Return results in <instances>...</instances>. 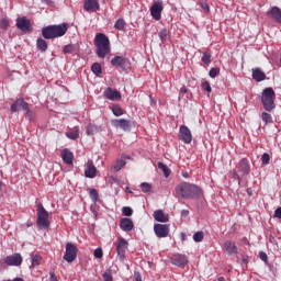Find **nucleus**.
Instances as JSON below:
<instances>
[{
  "instance_id": "f257e3e1",
  "label": "nucleus",
  "mask_w": 281,
  "mask_h": 281,
  "mask_svg": "<svg viewBox=\"0 0 281 281\" xmlns=\"http://www.w3.org/2000/svg\"><path fill=\"white\" fill-rule=\"evenodd\" d=\"M67 30H69V24L64 22L61 24H52L42 27V36L36 40V47L38 52L45 54L47 52V41H54V38H60L67 34Z\"/></svg>"
},
{
  "instance_id": "f03ea898",
  "label": "nucleus",
  "mask_w": 281,
  "mask_h": 281,
  "mask_svg": "<svg viewBox=\"0 0 281 281\" xmlns=\"http://www.w3.org/2000/svg\"><path fill=\"white\" fill-rule=\"evenodd\" d=\"M176 193L181 199H199L201 196V188L190 182H182L176 187Z\"/></svg>"
},
{
  "instance_id": "7ed1b4c3",
  "label": "nucleus",
  "mask_w": 281,
  "mask_h": 281,
  "mask_svg": "<svg viewBox=\"0 0 281 281\" xmlns=\"http://www.w3.org/2000/svg\"><path fill=\"white\" fill-rule=\"evenodd\" d=\"M95 54L98 58H106L111 54V41L104 33H98L94 37Z\"/></svg>"
},
{
  "instance_id": "20e7f679",
  "label": "nucleus",
  "mask_w": 281,
  "mask_h": 281,
  "mask_svg": "<svg viewBox=\"0 0 281 281\" xmlns=\"http://www.w3.org/2000/svg\"><path fill=\"white\" fill-rule=\"evenodd\" d=\"M261 104L268 113L276 110V90L273 88H265L261 92Z\"/></svg>"
},
{
  "instance_id": "39448f33",
  "label": "nucleus",
  "mask_w": 281,
  "mask_h": 281,
  "mask_svg": "<svg viewBox=\"0 0 281 281\" xmlns=\"http://www.w3.org/2000/svg\"><path fill=\"white\" fill-rule=\"evenodd\" d=\"M36 225L40 229H49V212L45 210L42 203L37 204Z\"/></svg>"
},
{
  "instance_id": "423d86ee",
  "label": "nucleus",
  "mask_w": 281,
  "mask_h": 281,
  "mask_svg": "<svg viewBox=\"0 0 281 281\" xmlns=\"http://www.w3.org/2000/svg\"><path fill=\"white\" fill-rule=\"evenodd\" d=\"M77 257L78 247H76V245H74L72 243H67L64 260H66V262H74V260H76Z\"/></svg>"
},
{
  "instance_id": "0eeeda50",
  "label": "nucleus",
  "mask_w": 281,
  "mask_h": 281,
  "mask_svg": "<svg viewBox=\"0 0 281 281\" xmlns=\"http://www.w3.org/2000/svg\"><path fill=\"white\" fill-rule=\"evenodd\" d=\"M16 27L24 34H30V32L34 31V27L32 26V22L25 16L16 19Z\"/></svg>"
},
{
  "instance_id": "6e6552de",
  "label": "nucleus",
  "mask_w": 281,
  "mask_h": 281,
  "mask_svg": "<svg viewBox=\"0 0 281 281\" xmlns=\"http://www.w3.org/2000/svg\"><path fill=\"white\" fill-rule=\"evenodd\" d=\"M4 265L8 267H21L23 265V256L20 252H15L13 255L7 256L3 259Z\"/></svg>"
},
{
  "instance_id": "1a4fd4ad",
  "label": "nucleus",
  "mask_w": 281,
  "mask_h": 281,
  "mask_svg": "<svg viewBox=\"0 0 281 281\" xmlns=\"http://www.w3.org/2000/svg\"><path fill=\"white\" fill-rule=\"evenodd\" d=\"M111 65L113 67H120V69H123V71H126L128 67H131V60L124 56H114L111 59Z\"/></svg>"
},
{
  "instance_id": "9d476101",
  "label": "nucleus",
  "mask_w": 281,
  "mask_h": 281,
  "mask_svg": "<svg viewBox=\"0 0 281 281\" xmlns=\"http://www.w3.org/2000/svg\"><path fill=\"white\" fill-rule=\"evenodd\" d=\"M154 232L157 238H168L170 234V225L169 224H155Z\"/></svg>"
},
{
  "instance_id": "9b49d317",
  "label": "nucleus",
  "mask_w": 281,
  "mask_h": 281,
  "mask_svg": "<svg viewBox=\"0 0 281 281\" xmlns=\"http://www.w3.org/2000/svg\"><path fill=\"white\" fill-rule=\"evenodd\" d=\"M11 111L12 113H18L19 110L23 109L26 114H30V105L26 103L25 99H16L12 104H11Z\"/></svg>"
},
{
  "instance_id": "f8f14e48",
  "label": "nucleus",
  "mask_w": 281,
  "mask_h": 281,
  "mask_svg": "<svg viewBox=\"0 0 281 281\" xmlns=\"http://www.w3.org/2000/svg\"><path fill=\"white\" fill-rule=\"evenodd\" d=\"M126 249H128V241L124 238H119L116 251L121 262H124V258H126Z\"/></svg>"
},
{
  "instance_id": "ddd939ff",
  "label": "nucleus",
  "mask_w": 281,
  "mask_h": 281,
  "mask_svg": "<svg viewBox=\"0 0 281 281\" xmlns=\"http://www.w3.org/2000/svg\"><path fill=\"white\" fill-rule=\"evenodd\" d=\"M179 139H181V142L184 144H192V132L187 125H181L179 127Z\"/></svg>"
},
{
  "instance_id": "4468645a",
  "label": "nucleus",
  "mask_w": 281,
  "mask_h": 281,
  "mask_svg": "<svg viewBox=\"0 0 281 281\" xmlns=\"http://www.w3.org/2000/svg\"><path fill=\"white\" fill-rule=\"evenodd\" d=\"M161 12H164V2L161 1L155 2L150 7V14L153 19H155V21H161Z\"/></svg>"
},
{
  "instance_id": "2eb2a0df",
  "label": "nucleus",
  "mask_w": 281,
  "mask_h": 281,
  "mask_svg": "<svg viewBox=\"0 0 281 281\" xmlns=\"http://www.w3.org/2000/svg\"><path fill=\"white\" fill-rule=\"evenodd\" d=\"M103 95L104 98H106V100H111L112 102H117L122 100V93H120V91L111 87L104 90Z\"/></svg>"
},
{
  "instance_id": "dca6fc26",
  "label": "nucleus",
  "mask_w": 281,
  "mask_h": 281,
  "mask_svg": "<svg viewBox=\"0 0 281 281\" xmlns=\"http://www.w3.org/2000/svg\"><path fill=\"white\" fill-rule=\"evenodd\" d=\"M112 124L116 128H121L122 131H125V132L131 131V128H133V123L131 122V120L116 119L112 121Z\"/></svg>"
},
{
  "instance_id": "f3484780",
  "label": "nucleus",
  "mask_w": 281,
  "mask_h": 281,
  "mask_svg": "<svg viewBox=\"0 0 281 281\" xmlns=\"http://www.w3.org/2000/svg\"><path fill=\"white\" fill-rule=\"evenodd\" d=\"M170 261H171V265H175L176 267H180L181 269H183V267H186V265H188L189 262L188 257L181 254L173 255Z\"/></svg>"
},
{
  "instance_id": "a211bd4d",
  "label": "nucleus",
  "mask_w": 281,
  "mask_h": 281,
  "mask_svg": "<svg viewBox=\"0 0 281 281\" xmlns=\"http://www.w3.org/2000/svg\"><path fill=\"white\" fill-rule=\"evenodd\" d=\"M83 10L86 12H98L100 10V2L98 0H85Z\"/></svg>"
},
{
  "instance_id": "6ab92c4d",
  "label": "nucleus",
  "mask_w": 281,
  "mask_h": 281,
  "mask_svg": "<svg viewBox=\"0 0 281 281\" xmlns=\"http://www.w3.org/2000/svg\"><path fill=\"white\" fill-rule=\"evenodd\" d=\"M60 157L67 166H74V153L69 148H65L60 153Z\"/></svg>"
},
{
  "instance_id": "aec40b11",
  "label": "nucleus",
  "mask_w": 281,
  "mask_h": 281,
  "mask_svg": "<svg viewBox=\"0 0 281 281\" xmlns=\"http://www.w3.org/2000/svg\"><path fill=\"white\" fill-rule=\"evenodd\" d=\"M120 227L122 229V232H133L135 224L133 223V220L128 218V217H123L120 221Z\"/></svg>"
},
{
  "instance_id": "412c9836",
  "label": "nucleus",
  "mask_w": 281,
  "mask_h": 281,
  "mask_svg": "<svg viewBox=\"0 0 281 281\" xmlns=\"http://www.w3.org/2000/svg\"><path fill=\"white\" fill-rule=\"evenodd\" d=\"M267 16L276 21L277 23H281V9L280 7H271L267 12Z\"/></svg>"
},
{
  "instance_id": "4be33fe9",
  "label": "nucleus",
  "mask_w": 281,
  "mask_h": 281,
  "mask_svg": "<svg viewBox=\"0 0 281 281\" xmlns=\"http://www.w3.org/2000/svg\"><path fill=\"white\" fill-rule=\"evenodd\" d=\"M224 249L228 256H236L238 254V247H236V244L232 240L224 243Z\"/></svg>"
},
{
  "instance_id": "5701e85b",
  "label": "nucleus",
  "mask_w": 281,
  "mask_h": 281,
  "mask_svg": "<svg viewBox=\"0 0 281 281\" xmlns=\"http://www.w3.org/2000/svg\"><path fill=\"white\" fill-rule=\"evenodd\" d=\"M124 159H130V157L126 156V155H123V156H122V159L115 160V161L112 164V170H113V172H120V170L123 169L124 166H126V161H124Z\"/></svg>"
},
{
  "instance_id": "b1692460",
  "label": "nucleus",
  "mask_w": 281,
  "mask_h": 281,
  "mask_svg": "<svg viewBox=\"0 0 281 281\" xmlns=\"http://www.w3.org/2000/svg\"><path fill=\"white\" fill-rule=\"evenodd\" d=\"M238 166L243 175H249L251 172V165L247 158L239 160Z\"/></svg>"
},
{
  "instance_id": "393cba45",
  "label": "nucleus",
  "mask_w": 281,
  "mask_h": 281,
  "mask_svg": "<svg viewBox=\"0 0 281 281\" xmlns=\"http://www.w3.org/2000/svg\"><path fill=\"white\" fill-rule=\"evenodd\" d=\"M154 218L157 223H168V221H170V216L166 215L161 210H156L154 212Z\"/></svg>"
},
{
  "instance_id": "a878e982",
  "label": "nucleus",
  "mask_w": 281,
  "mask_h": 281,
  "mask_svg": "<svg viewBox=\"0 0 281 281\" xmlns=\"http://www.w3.org/2000/svg\"><path fill=\"white\" fill-rule=\"evenodd\" d=\"M252 78L256 82H262L263 80H267V74L260 68H255L252 69Z\"/></svg>"
},
{
  "instance_id": "bb28decb",
  "label": "nucleus",
  "mask_w": 281,
  "mask_h": 281,
  "mask_svg": "<svg viewBox=\"0 0 281 281\" xmlns=\"http://www.w3.org/2000/svg\"><path fill=\"white\" fill-rule=\"evenodd\" d=\"M97 172L98 169L95 168V165H93V162H90L85 170V177H87V179H95Z\"/></svg>"
},
{
  "instance_id": "cd10ccee",
  "label": "nucleus",
  "mask_w": 281,
  "mask_h": 281,
  "mask_svg": "<svg viewBox=\"0 0 281 281\" xmlns=\"http://www.w3.org/2000/svg\"><path fill=\"white\" fill-rule=\"evenodd\" d=\"M158 36L161 43H166V41H170V32L167 29H161L158 33Z\"/></svg>"
},
{
  "instance_id": "c85d7f7f",
  "label": "nucleus",
  "mask_w": 281,
  "mask_h": 281,
  "mask_svg": "<svg viewBox=\"0 0 281 281\" xmlns=\"http://www.w3.org/2000/svg\"><path fill=\"white\" fill-rule=\"evenodd\" d=\"M111 110L113 115H115V117H120L124 115V110L117 103L112 104Z\"/></svg>"
},
{
  "instance_id": "c756f323",
  "label": "nucleus",
  "mask_w": 281,
  "mask_h": 281,
  "mask_svg": "<svg viewBox=\"0 0 281 281\" xmlns=\"http://www.w3.org/2000/svg\"><path fill=\"white\" fill-rule=\"evenodd\" d=\"M91 71L94 74V76L100 78V76H102V65H100V63H93L91 66Z\"/></svg>"
},
{
  "instance_id": "7c9ffc66",
  "label": "nucleus",
  "mask_w": 281,
  "mask_h": 281,
  "mask_svg": "<svg viewBox=\"0 0 281 281\" xmlns=\"http://www.w3.org/2000/svg\"><path fill=\"white\" fill-rule=\"evenodd\" d=\"M87 135H95V133H100V126L94 124H89L86 127Z\"/></svg>"
},
{
  "instance_id": "2f4dec72",
  "label": "nucleus",
  "mask_w": 281,
  "mask_h": 281,
  "mask_svg": "<svg viewBox=\"0 0 281 281\" xmlns=\"http://www.w3.org/2000/svg\"><path fill=\"white\" fill-rule=\"evenodd\" d=\"M114 27L120 32H124V30H126V21H124V19H117L114 23Z\"/></svg>"
},
{
  "instance_id": "473e14b6",
  "label": "nucleus",
  "mask_w": 281,
  "mask_h": 281,
  "mask_svg": "<svg viewBox=\"0 0 281 281\" xmlns=\"http://www.w3.org/2000/svg\"><path fill=\"white\" fill-rule=\"evenodd\" d=\"M88 192L93 203H98V201H100V194L98 193L97 189H89Z\"/></svg>"
},
{
  "instance_id": "72a5a7b5",
  "label": "nucleus",
  "mask_w": 281,
  "mask_h": 281,
  "mask_svg": "<svg viewBox=\"0 0 281 281\" xmlns=\"http://www.w3.org/2000/svg\"><path fill=\"white\" fill-rule=\"evenodd\" d=\"M158 168H159V170H162V172H164V175H165V177L168 179V177H170V168H168V165H166V164H164V162H161V161H159L158 162Z\"/></svg>"
},
{
  "instance_id": "f704fd0d",
  "label": "nucleus",
  "mask_w": 281,
  "mask_h": 281,
  "mask_svg": "<svg viewBox=\"0 0 281 281\" xmlns=\"http://www.w3.org/2000/svg\"><path fill=\"white\" fill-rule=\"evenodd\" d=\"M140 189L142 192H144L145 194H150V192L153 191V186L148 182H143L140 183Z\"/></svg>"
},
{
  "instance_id": "c9c22d12",
  "label": "nucleus",
  "mask_w": 281,
  "mask_h": 281,
  "mask_svg": "<svg viewBox=\"0 0 281 281\" xmlns=\"http://www.w3.org/2000/svg\"><path fill=\"white\" fill-rule=\"evenodd\" d=\"M41 256L35 255V256H31V266L30 268L32 269V267H38V265H41Z\"/></svg>"
},
{
  "instance_id": "e433bc0d",
  "label": "nucleus",
  "mask_w": 281,
  "mask_h": 281,
  "mask_svg": "<svg viewBox=\"0 0 281 281\" xmlns=\"http://www.w3.org/2000/svg\"><path fill=\"white\" fill-rule=\"evenodd\" d=\"M261 120L265 124H271V122H273V117H271V114H269L268 112L261 113Z\"/></svg>"
},
{
  "instance_id": "4c0bfd02",
  "label": "nucleus",
  "mask_w": 281,
  "mask_h": 281,
  "mask_svg": "<svg viewBox=\"0 0 281 281\" xmlns=\"http://www.w3.org/2000/svg\"><path fill=\"white\" fill-rule=\"evenodd\" d=\"M202 63H204V65H210V63H212V53L210 52L203 53Z\"/></svg>"
},
{
  "instance_id": "58836bf2",
  "label": "nucleus",
  "mask_w": 281,
  "mask_h": 281,
  "mask_svg": "<svg viewBox=\"0 0 281 281\" xmlns=\"http://www.w3.org/2000/svg\"><path fill=\"white\" fill-rule=\"evenodd\" d=\"M203 238H205V234L203 233V231H199L193 235L194 243H201Z\"/></svg>"
},
{
  "instance_id": "ea45409f",
  "label": "nucleus",
  "mask_w": 281,
  "mask_h": 281,
  "mask_svg": "<svg viewBox=\"0 0 281 281\" xmlns=\"http://www.w3.org/2000/svg\"><path fill=\"white\" fill-rule=\"evenodd\" d=\"M66 137H68V139H78L80 137V134L78 133V130L71 131L66 133Z\"/></svg>"
},
{
  "instance_id": "a19ab883",
  "label": "nucleus",
  "mask_w": 281,
  "mask_h": 281,
  "mask_svg": "<svg viewBox=\"0 0 281 281\" xmlns=\"http://www.w3.org/2000/svg\"><path fill=\"white\" fill-rule=\"evenodd\" d=\"M220 74H221V68L218 67H213L209 71L210 78H216V76H220Z\"/></svg>"
},
{
  "instance_id": "79ce46f5",
  "label": "nucleus",
  "mask_w": 281,
  "mask_h": 281,
  "mask_svg": "<svg viewBox=\"0 0 281 281\" xmlns=\"http://www.w3.org/2000/svg\"><path fill=\"white\" fill-rule=\"evenodd\" d=\"M63 52L64 54H74V52H76V46H74L72 44H68L64 46Z\"/></svg>"
},
{
  "instance_id": "37998d69",
  "label": "nucleus",
  "mask_w": 281,
  "mask_h": 281,
  "mask_svg": "<svg viewBox=\"0 0 281 281\" xmlns=\"http://www.w3.org/2000/svg\"><path fill=\"white\" fill-rule=\"evenodd\" d=\"M202 91H207L209 93H212V86L206 80H202L201 83Z\"/></svg>"
},
{
  "instance_id": "c03bdc74",
  "label": "nucleus",
  "mask_w": 281,
  "mask_h": 281,
  "mask_svg": "<svg viewBox=\"0 0 281 281\" xmlns=\"http://www.w3.org/2000/svg\"><path fill=\"white\" fill-rule=\"evenodd\" d=\"M270 160H271V156H269L268 153L262 154V156H261V164H263V166L269 165Z\"/></svg>"
},
{
  "instance_id": "a18cd8bd",
  "label": "nucleus",
  "mask_w": 281,
  "mask_h": 281,
  "mask_svg": "<svg viewBox=\"0 0 281 281\" xmlns=\"http://www.w3.org/2000/svg\"><path fill=\"white\" fill-rule=\"evenodd\" d=\"M122 213H123L124 216H133V207L124 206L122 209Z\"/></svg>"
},
{
  "instance_id": "49530a36",
  "label": "nucleus",
  "mask_w": 281,
  "mask_h": 281,
  "mask_svg": "<svg viewBox=\"0 0 281 281\" xmlns=\"http://www.w3.org/2000/svg\"><path fill=\"white\" fill-rule=\"evenodd\" d=\"M0 27L1 30H8V27H10V22L8 21V19L3 18L0 21Z\"/></svg>"
},
{
  "instance_id": "de8ad7c7",
  "label": "nucleus",
  "mask_w": 281,
  "mask_h": 281,
  "mask_svg": "<svg viewBox=\"0 0 281 281\" xmlns=\"http://www.w3.org/2000/svg\"><path fill=\"white\" fill-rule=\"evenodd\" d=\"M103 280L104 281H113V272L111 270H108L103 273Z\"/></svg>"
},
{
  "instance_id": "09e8293b",
  "label": "nucleus",
  "mask_w": 281,
  "mask_h": 281,
  "mask_svg": "<svg viewBox=\"0 0 281 281\" xmlns=\"http://www.w3.org/2000/svg\"><path fill=\"white\" fill-rule=\"evenodd\" d=\"M232 179L238 182V186H240V176L238 175V171L236 169L233 170L232 172Z\"/></svg>"
},
{
  "instance_id": "8fccbe9b",
  "label": "nucleus",
  "mask_w": 281,
  "mask_h": 281,
  "mask_svg": "<svg viewBox=\"0 0 281 281\" xmlns=\"http://www.w3.org/2000/svg\"><path fill=\"white\" fill-rule=\"evenodd\" d=\"M94 258H102V256H104V251L102 250V248H97L93 252Z\"/></svg>"
},
{
  "instance_id": "3c124183",
  "label": "nucleus",
  "mask_w": 281,
  "mask_h": 281,
  "mask_svg": "<svg viewBox=\"0 0 281 281\" xmlns=\"http://www.w3.org/2000/svg\"><path fill=\"white\" fill-rule=\"evenodd\" d=\"M259 258L262 262H269V256H267V252L265 251H259Z\"/></svg>"
},
{
  "instance_id": "603ef678",
  "label": "nucleus",
  "mask_w": 281,
  "mask_h": 281,
  "mask_svg": "<svg viewBox=\"0 0 281 281\" xmlns=\"http://www.w3.org/2000/svg\"><path fill=\"white\" fill-rule=\"evenodd\" d=\"M274 218H281V206L274 211Z\"/></svg>"
},
{
  "instance_id": "864d4df0",
  "label": "nucleus",
  "mask_w": 281,
  "mask_h": 281,
  "mask_svg": "<svg viewBox=\"0 0 281 281\" xmlns=\"http://www.w3.org/2000/svg\"><path fill=\"white\" fill-rule=\"evenodd\" d=\"M201 8H202V10H204L205 12H210V5H207V3L203 2V3L201 4Z\"/></svg>"
},
{
  "instance_id": "5fc2aeb1",
  "label": "nucleus",
  "mask_w": 281,
  "mask_h": 281,
  "mask_svg": "<svg viewBox=\"0 0 281 281\" xmlns=\"http://www.w3.org/2000/svg\"><path fill=\"white\" fill-rule=\"evenodd\" d=\"M134 281H142V274L139 272L134 273Z\"/></svg>"
},
{
  "instance_id": "6e6d98bb",
  "label": "nucleus",
  "mask_w": 281,
  "mask_h": 281,
  "mask_svg": "<svg viewBox=\"0 0 281 281\" xmlns=\"http://www.w3.org/2000/svg\"><path fill=\"white\" fill-rule=\"evenodd\" d=\"M49 281H58V278L56 277V274L54 272L49 273Z\"/></svg>"
},
{
  "instance_id": "4d7b16f0",
  "label": "nucleus",
  "mask_w": 281,
  "mask_h": 281,
  "mask_svg": "<svg viewBox=\"0 0 281 281\" xmlns=\"http://www.w3.org/2000/svg\"><path fill=\"white\" fill-rule=\"evenodd\" d=\"M189 215H190V211H188V210L181 211V216H189Z\"/></svg>"
},
{
  "instance_id": "13d9d810",
  "label": "nucleus",
  "mask_w": 281,
  "mask_h": 281,
  "mask_svg": "<svg viewBox=\"0 0 281 281\" xmlns=\"http://www.w3.org/2000/svg\"><path fill=\"white\" fill-rule=\"evenodd\" d=\"M180 91H181V93H188V88L181 87V88H180Z\"/></svg>"
},
{
  "instance_id": "bf43d9fd",
  "label": "nucleus",
  "mask_w": 281,
  "mask_h": 281,
  "mask_svg": "<svg viewBox=\"0 0 281 281\" xmlns=\"http://www.w3.org/2000/svg\"><path fill=\"white\" fill-rule=\"evenodd\" d=\"M246 192H247L248 196H252V194H254V191H251V189H249V188L246 190Z\"/></svg>"
},
{
  "instance_id": "052dcab7",
  "label": "nucleus",
  "mask_w": 281,
  "mask_h": 281,
  "mask_svg": "<svg viewBox=\"0 0 281 281\" xmlns=\"http://www.w3.org/2000/svg\"><path fill=\"white\" fill-rule=\"evenodd\" d=\"M243 262H244V265H247V262H249V259L247 257H244Z\"/></svg>"
},
{
  "instance_id": "680f3d73",
  "label": "nucleus",
  "mask_w": 281,
  "mask_h": 281,
  "mask_svg": "<svg viewBox=\"0 0 281 281\" xmlns=\"http://www.w3.org/2000/svg\"><path fill=\"white\" fill-rule=\"evenodd\" d=\"M126 192H128V194H133V191L128 188V187H126Z\"/></svg>"
},
{
  "instance_id": "e2e57ef3",
  "label": "nucleus",
  "mask_w": 281,
  "mask_h": 281,
  "mask_svg": "<svg viewBox=\"0 0 281 281\" xmlns=\"http://www.w3.org/2000/svg\"><path fill=\"white\" fill-rule=\"evenodd\" d=\"M32 225H33L32 222L26 223V227H32Z\"/></svg>"
},
{
  "instance_id": "0e129e2a",
  "label": "nucleus",
  "mask_w": 281,
  "mask_h": 281,
  "mask_svg": "<svg viewBox=\"0 0 281 281\" xmlns=\"http://www.w3.org/2000/svg\"><path fill=\"white\" fill-rule=\"evenodd\" d=\"M217 280L218 281H225V277H220Z\"/></svg>"
},
{
  "instance_id": "69168bd1",
  "label": "nucleus",
  "mask_w": 281,
  "mask_h": 281,
  "mask_svg": "<svg viewBox=\"0 0 281 281\" xmlns=\"http://www.w3.org/2000/svg\"><path fill=\"white\" fill-rule=\"evenodd\" d=\"M3 188V182L0 181V191L2 190Z\"/></svg>"
},
{
  "instance_id": "338daca9",
  "label": "nucleus",
  "mask_w": 281,
  "mask_h": 281,
  "mask_svg": "<svg viewBox=\"0 0 281 281\" xmlns=\"http://www.w3.org/2000/svg\"><path fill=\"white\" fill-rule=\"evenodd\" d=\"M183 177H188V173H184Z\"/></svg>"
}]
</instances>
